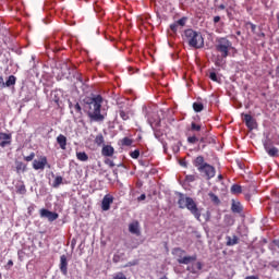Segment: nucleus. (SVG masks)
<instances>
[{"label": "nucleus", "instance_id": "obj_1", "mask_svg": "<svg viewBox=\"0 0 279 279\" xmlns=\"http://www.w3.org/2000/svg\"><path fill=\"white\" fill-rule=\"evenodd\" d=\"M85 104L88 108L87 117H89L90 121L101 123L106 119V117L101 114V105L104 104V97H101V95L88 98Z\"/></svg>", "mask_w": 279, "mask_h": 279}, {"label": "nucleus", "instance_id": "obj_2", "mask_svg": "<svg viewBox=\"0 0 279 279\" xmlns=\"http://www.w3.org/2000/svg\"><path fill=\"white\" fill-rule=\"evenodd\" d=\"M178 206L181 209L187 208L197 221L202 219V209L197 207V203L192 197L179 193Z\"/></svg>", "mask_w": 279, "mask_h": 279}, {"label": "nucleus", "instance_id": "obj_3", "mask_svg": "<svg viewBox=\"0 0 279 279\" xmlns=\"http://www.w3.org/2000/svg\"><path fill=\"white\" fill-rule=\"evenodd\" d=\"M183 40L193 49H204V36H202V33L193 31V28L184 31Z\"/></svg>", "mask_w": 279, "mask_h": 279}, {"label": "nucleus", "instance_id": "obj_4", "mask_svg": "<svg viewBox=\"0 0 279 279\" xmlns=\"http://www.w3.org/2000/svg\"><path fill=\"white\" fill-rule=\"evenodd\" d=\"M216 51L220 53L221 58H228L230 56V51L234 49L232 46V41L228 39V37H219L216 39Z\"/></svg>", "mask_w": 279, "mask_h": 279}, {"label": "nucleus", "instance_id": "obj_5", "mask_svg": "<svg viewBox=\"0 0 279 279\" xmlns=\"http://www.w3.org/2000/svg\"><path fill=\"white\" fill-rule=\"evenodd\" d=\"M172 254L173 256H177L179 265H191V263L197 260V255L184 256L186 254V251L180 247L173 248Z\"/></svg>", "mask_w": 279, "mask_h": 279}, {"label": "nucleus", "instance_id": "obj_6", "mask_svg": "<svg viewBox=\"0 0 279 279\" xmlns=\"http://www.w3.org/2000/svg\"><path fill=\"white\" fill-rule=\"evenodd\" d=\"M264 149L270 156V158H278L279 149L276 146H271V140L267 138L263 142Z\"/></svg>", "mask_w": 279, "mask_h": 279}, {"label": "nucleus", "instance_id": "obj_7", "mask_svg": "<svg viewBox=\"0 0 279 279\" xmlns=\"http://www.w3.org/2000/svg\"><path fill=\"white\" fill-rule=\"evenodd\" d=\"M45 167H48V169H51V165H49V162L47 161L46 156H41L39 160L35 159L33 161V169H35V171H43L45 170Z\"/></svg>", "mask_w": 279, "mask_h": 279}, {"label": "nucleus", "instance_id": "obj_8", "mask_svg": "<svg viewBox=\"0 0 279 279\" xmlns=\"http://www.w3.org/2000/svg\"><path fill=\"white\" fill-rule=\"evenodd\" d=\"M198 171L199 173H204L207 180H213L217 173L215 167H213L210 163H205L203 169Z\"/></svg>", "mask_w": 279, "mask_h": 279}, {"label": "nucleus", "instance_id": "obj_9", "mask_svg": "<svg viewBox=\"0 0 279 279\" xmlns=\"http://www.w3.org/2000/svg\"><path fill=\"white\" fill-rule=\"evenodd\" d=\"M185 135L187 136V143L190 145H195L196 143H199V145H202V149L206 147V137L198 138L197 135H190L189 133H185Z\"/></svg>", "mask_w": 279, "mask_h": 279}, {"label": "nucleus", "instance_id": "obj_10", "mask_svg": "<svg viewBox=\"0 0 279 279\" xmlns=\"http://www.w3.org/2000/svg\"><path fill=\"white\" fill-rule=\"evenodd\" d=\"M39 215L43 219H48V221H56V219L59 217L58 213L50 211L46 208L40 209Z\"/></svg>", "mask_w": 279, "mask_h": 279}, {"label": "nucleus", "instance_id": "obj_11", "mask_svg": "<svg viewBox=\"0 0 279 279\" xmlns=\"http://www.w3.org/2000/svg\"><path fill=\"white\" fill-rule=\"evenodd\" d=\"M114 196L110 194H106L101 202V210L108 211L110 210V205L113 204Z\"/></svg>", "mask_w": 279, "mask_h": 279}, {"label": "nucleus", "instance_id": "obj_12", "mask_svg": "<svg viewBox=\"0 0 279 279\" xmlns=\"http://www.w3.org/2000/svg\"><path fill=\"white\" fill-rule=\"evenodd\" d=\"M12 145V134L0 132V147Z\"/></svg>", "mask_w": 279, "mask_h": 279}, {"label": "nucleus", "instance_id": "obj_13", "mask_svg": "<svg viewBox=\"0 0 279 279\" xmlns=\"http://www.w3.org/2000/svg\"><path fill=\"white\" fill-rule=\"evenodd\" d=\"M60 271L63 276H66L69 274V262L66 260V255L60 256Z\"/></svg>", "mask_w": 279, "mask_h": 279}, {"label": "nucleus", "instance_id": "obj_14", "mask_svg": "<svg viewBox=\"0 0 279 279\" xmlns=\"http://www.w3.org/2000/svg\"><path fill=\"white\" fill-rule=\"evenodd\" d=\"M129 232H131V234H135L136 236H141V225L137 220L129 225Z\"/></svg>", "mask_w": 279, "mask_h": 279}, {"label": "nucleus", "instance_id": "obj_15", "mask_svg": "<svg viewBox=\"0 0 279 279\" xmlns=\"http://www.w3.org/2000/svg\"><path fill=\"white\" fill-rule=\"evenodd\" d=\"M243 121H244L246 128H248L250 130H254V128H256V120H254L252 114L245 113Z\"/></svg>", "mask_w": 279, "mask_h": 279}, {"label": "nucleus", "instance_id": "obj_16", "mask_svg": "<svg viewBox=\"0 0 279 279\" xmlns=\"http://www.w3.org/2000/svg\"><path fill=\"white\" fill-rule=\"evenodd\" d=\"M194 167H196L197 171H202L204 169V165H208L204 156H197L193 161Z\"/></svg>", "mask_w": 279, "mask_h": 279}, {"label": "nucleus", "instance_id": "obj_17", "mask_svg": "<svg viewBox=\"0 0 279 279\" xmlns=\"http://www.w3.org/2000/svg\"><path fill=\"white\" fill-rule=\"evenodd\" d=\"M130 107H120V109H119V114H120V117H121V119H122V121H129V119H130Z\"/></svg>", "mask_w": 279, "mask_h": 279}, {"label": "nucleus", "instance_id": "obj_18", "mask_svg": "<svg viewBox=\"0 0 279 279\" xmlns=\"http://www.w3.org/2000/svg\"><path fill=\"white\" fill-rule=\"evenodd\" d=\"M101 155L107 156V157H112L114 156V147L110 145H105L101 149Z\"/></svg>", "mask_w": 279, "mask_h": 279}, {"label": "nucleus", "instance_id": "obj_19", "mask_svg": "<svg viewBox=\"0 0 279 279\" xmlns=\"http://www.w3.org/2000/svg\"><path fill=\"white\" fill-rule=\"evenodd\" d=\"M226 241H227L226 245L228 247H232L233 245H239V236L236 235H233V236L227 235Z\"/></svg>", "mask_w": 279, "mask_h": 279}, {"label": "nucleus", "instance_id": "obj_20", "mask_svg": "<svg viewBox=\"0 0 279 279\" xmlns=\"http://www.w3.org/2000/svg\"><path fill=\"white\" fill-rule=\"evenodd\" d=\"M16 173H25L27 171V163L23 161H15Z\"/></svg>", "mask_w": 279, "mask_h": 279}, {"label": "nucleus", "instance_id": "obj_21", "mask_svg": "<svg viewBox=\"0 0 279 279\" xmlns=\"http://www.w3.org/2000/svg\"><path fill=\"white\" fill-rule=\"evenodd\" d=\"M187 271L191 274H197L198 271H202V264L201 262H197L196 264H193L192 266H187Z\"/></svg>", "mask_w": 279, "mask_h": 279}, {"label": "nucleus", "instance_id": "obj_22", "mask_svg": "<svg viewBox=\"0 0 279 279\" xmlns=\"http://www.w3.org/2000/svg\"><path fill=\"white\" fill-rule=\"evenodd\" d=\"M191 132H202V125L201 124H197L195 122H192L191 123V126L187 129V132L186 134H189L190 136L191 135Z\"/></svg>", "mask_w": 279, "mask_h": 279}, {"label": "nucleus", "instance_id": "obj_23", "mask_svg": "<svg viewBox=\"0 0 279 279\" xmlns=\"http://www.w3.org/2000/svg\"><path fill=\"white\" fill-rule=\"evenodd\" d=\"M231 210L232 213H238V214H241L243 213V206L241 205L240 202H232V205H231Z\"/></svg>", "mask_w": 279, "mask_h": 279}, {"label": "nucleus", "instance_id": "obj_24", "mask_svg": "<svg viewBox=\"0 0 279 279\" xmlns=\"http://www.w3.org/2000/svg\"><path fill=\"white\" fill-rule=\"evenodd\" d=\"M57 143L58 145L62 148V149H66V136H64L63 134H60L57 137Z\"/></svg>", "mask_w": 279, "mask_h": 279}, {"label": "nucleus", "instance_id": "obj_25", "mask_svg": "<svg viewBox=\"0 0 279 279\" xmlns=\"http://www.w3.org/2000/svg\"><path fill=\"white\" fill-rule=\"evenodd\" d=\"M94 143L98 146L101 147V145H104V143H106V140L104 138V134L99 133L98 135H96Z\"/></svg>", "mask_w": 279, "mask_h": 279}, {"label": "nucleus", "instance_id": "obj_26", "mask_svg": "<svg viewBox=\"0 0 279 279\" xmlns=\"http://www.w3.org/2000/svg\"><path fill=\"white\" fill-rule=\"evenodd\" d=\"M14 84H16V76L10 75L7 82L3 84V88H5V86L7 87L14 86Z\"/></svg>", "mask_w": 279, "mask_h": 279}, {"label": "nucleus", "instance_id": "obj_27", "mask_svg": "<svg viewBox=\"0 0 279 279\" xmlns=\"http://www.w3.org/2000/svg\"><path fill=\"white\" fill-rule=\"evenodd\" d=\"M231 193L233 195H241V193H243V187H241V185H239V184H233L231 186Z\"/></svg>", "mask_w": 279, "mask_h": 279}, {"label": "nucleus", "instance_id": "obj_28", "mask_svg": "<svg viewBox=\"0 0 279 279\" xmlns=\"http://www.w3.org/2000/svg\"><path fill=\"white\" fill-rule=\"evenodd\" d=\"M76 158L81 162H86L88 160V155L85 151H78L76 153Z\"/></svg>", "mask_w": 279, "mask_h": 279}, {"label": "nucleus", "instance_id": "obj_29", "mask_svg": "<svg viewBox=\"0 0 279 279\" xmlns=\"http://www.w3.org/2000/svg\"><path fill=\"white\" fill-rule=\"evenodd\" d=\"M121 143L123 147H132V143H134V141H132L130 137H124L122 138Z\"/></svg>", "mask_w": 279, "mask_h": 279}, {"label": "nucleus", "instance_id": "obj_30", "mask_svg": "<svg viewBox=\"0 0 279 279\" xmlns=\"http://www.w3.org/2000/svg\"><path fill=\"white\" fill-rule=\"evenodd\" d=\"M193 110H194V112H202V110H204V104L194 102L193 104Z\"/></svg>", "mask_w": 279, "mask_h": 279}, {"label": "nucleus", "instance_id": "obj_31", "mask_svg": "<svg viewBox=\"0 0 279 279\" xmlns=\"http://www.w3.org/2000/svg\"><path fill=\"white\" fill-rule=\"evenodd\" d=\"M16 193H19L20 195H25V193H27L25 184L16 185Z\"/></svg>", "mask_w": 279, "mask_h": 279}, {"label": "nucleus", "instance_id": "obj_32", "mask_svg": "<svg viewBox=\"0 0 279 279\" xmlns=\"http://www.w3.org/2000/svg\"><path fill=\"white\" fill-rule=\"evenodd\" d=\"M209 80H211V82H217L218 84H219V82H221V78H219V76H217L216 72L209 73Z\"/></svg>", "mask_w": 279, "mask_h": 279}, {"label": "nucleus", "instance_id": "obj_33", "mask_svg": "<svg viewBox=\"0 0 279 279\" xmlns=\"http://www.w3.org/2000/svg\"><path fill=\"white\" fill-rule=\"evenodd\" d=\"M62 177H56L53 183H52V186L53 189H58V186H60V184H62Z\"/></svg>", "mask_w": 279, "mask_h": 279}, {"label": "nucleus", "instance_id": "obj_34", "mask_svg": "<svg viewBox=\"0 0 279 279\" xmlns=\"http://www.w3.org/2000/svg\"><path fill=\"white\" fill-rule=\"evenodd\" d=\"M131 158H133L134 160L138 159V157L141 156V150L140 149H135L134 151H132L130 154Z\"/></svg>", "mask_w": 279, "mask_h": 279}, {"label": "nucleus", "instance_id": "obj_35", "mask_svg": "<svg viewBox=\"0 0 279 279\" xmlns=\"http://www.w3.org/2000/svg\"><path fill=\"white\" fill-rule=\"evenodd\" d=\"M34 158H36V154L35 153H31L29 156H25L24 160L26 162H32V160H34Z\"/></svg>", "mask_w": 279, "mask_h": 279}, {"label": "nucleus", "instance_id": "obj_36", "mask_svg": "<svg viewBox=\"0 0 279 279\" xmlns=\"http://www.w3.org/2000/svg\"><path fill=\"white\" fill-rule=\"evenodd\" d=\"M175 23L178 24L179 27H184V25H186V17H181Z\"/></svg>", "mask_w": 279, "mask_h": 279}, {"label": "nucleus", "instance_id": "obj_37", "mask_svg": "<svg viewBox=\"0 0 279 279\" xmlns=\"http://www.w3.org/2000/svg\"><path fill=\"white\" fill-rule=\"evenodd\" d=\"M179 28H180V26L177 24V22L170 24V29H171V32H173V34H175Z\"/></svg>", "mask_w": 279, "mask_h": 279}, {"label": "nucleus", "instance_id": "obj_38", "mask_svg": "<svg viewBox=\"0 0 279 279\" xmlns=\"http://www.w3.org/2000/svg\"><path fill=\"white\" fill-rule=\"evenodd\" d=\"M196 178L195 174H187L185 177V182H195Z\"/></svg>", "mask_w": 279, "mask_h": 279}, {"label": "nucleus", "instance_id": "obj_39", "mask_svg": "<svg viewBox=\"0 0 279 279\" xmlns=\"http://www.w3.org/2000/svg\"><path fill=\"white\" fill-rule=\"evenodd\" d=\"M269 267H272L274 269L279 270V262L278 260L270 262Z\"/></svg>", "mask_w": 279, "mask_h": 279}, {"label": "nucleus", "instance_id": "obj_40", "mask_svg": "<svg viewBox=\"0 0 279 279\" xmlns=\"http://www.w3.org/2000/svg\"><path fill=\"white\" fill-rule=\"evenodd\" d=\"M74 110H76V112H77L78 114H82V106H80V102H76V104H75Z\"/></svg>", "mask_w": 279, "mask_h": 279}, {"label": "nucleus", "instance_id": "obj_41", "mask_svg": "<svg viewBox=\"0 0 279 279\" xmlns=\"http://www.w3.org/2000/svg\"><path fill=\"white\" fill-rule=\"evenodd\" d=\"M105 163H107L108 167H111V168L114 167V161H112L111 159H106Z\"/></svg>", "mask_w": 279, "mask_h": 279}, {"label": "nucleus", "instance_id": "obj_42", "mask_svg": "<svg viewBox=\"0 0 279 279\" xmlns=\"http://www.w3.org/2000/svg\"><path fill=\"white\" fill-rule=\"evenodd\" d=\"M14 266V262L12 259H10L5 266L7 269H10L8 267H13Z\"/></svg>", "mask_w": 279, "mask_h": 279}, {"label": "nucleus", "instance_id": "obj_43", "mask_svg": "<svg viewBox=\"0 0 279 279\" xmlns=\"http://www.w3.org/2000/svg\"><path fill=\"white\" fill-rule=\"evenodd\" d=\"M209 195H210L213 202H219V197H217V195H215V194H209Z\"/></svg>", "mask_w": 279, "mask_h": 279}, {"label": "nucleus", "instance_id": "obj_44", "mask_svg": "<svg viewBox=\"0 0 279 279\" xmlns=\"http://www.w3.org/2000/svg\"><path fill=\"white\" fill-rule=\"evenodd\" d=\"M147 196L145 194H142L137 199L138 202H144V199H146Z\"/></svg>", "mask_w": 279, "mask_h": 279}, {"label": "nucleus", "instance_id": "obj_45", "mask_svg": "<svg viewBox=\"0 0 279 279\" xmlns=\"http://www.w3.org/2000/svg\"><path fill=\"white\" fill-rule=\"evenodd\" d=\"M272 245L279 250V240H274Z\"/></svg>", "mask_w": 279, "mask_h": 279}, {"label": "nucleus", "instance_id": "obj_46", "mask_svg": "<svg viewBox=\"0 0 279 279\" xmlns=\"http://www.w3.org/2000/svg\"><path fill=\"white\" fill-rule=\"evenodd\" d=\"M219 21H221V17L219 15L214 17V23H219Z\"/></svg>", "mask_w": 279, "mask_h": 279}, {"label": "nucleus", "instance_id": "obj_47", "mask_svg": "<svg viewBox=\"0 0 279 279\" xmlns=\"http://www.w3.org/2000/svg\"><path fill=\"white\" fill-rule=\"evenodd\" d=\"M3 84H5V82H3V76H0V86H1V88H3Z\"/></svg>", "mask_w": 279, "mask_h": 279}, {"label": "nucleus", "instance_id": "obj_48", "mask_svg": "<svg viewBox=\"0 0 279 279\" xmlns=\"http://www.w3.org/2000/svg\"><path fill=\"white\" fill-rule=\"evenodd\" d=\"M251 29H252V32H256V24L251 23Z\"/></svg>", "mask_w": 279, "mask_h": 279}, {"label": "nucleus", "instance_id": "obj_49", "mask_svg": "<svg viewBox=\"0 0 279 279\" xmlns=\"http://www.w3.org/2000/svg\"><path fill=\"white\" fill-rule=\"evenodd\" d=\"M245 279H259L257 276H247Z\"/></svg>", "mask_w": 279, "mask_h": 279}, {"label": "nucleus", "instance_id": "obj_50", "mask_svg": "<svg viewBox=\"0 0 279 279\" xmlns=\"http://www.w3.org/2000/svg\"><path fill=\"white\" fill-rule=\"evenodd\" d=\"M218 9H219V10H226V4H220V5H218Z\"/></svg>", "mask_w": 279, "mask_h": 279}, {"label": "nucleus", "instance_id": "obj_51", "mask_svg": "<svg viewBox=\"0 0 279 279\" xmlns=\"http://www.w3.org/2000/svg\"><path fill=\"white\" fill-rule=\"evenodd\" d=\"M77 80H78V82H81V83L84 82V81L82 80V75H78V76H77Z\"/></svg>", "mask_w": 279, "mask_h": 279}, {"label": "nucleus", "instance_id": "obj_52", "mask_svg": "<svg viewBox=\"0 0 279 279\" xmlns=\"http://www.w3.org/2000/svg\"><path fill=\"white\" fill-rule=\"evenodd\" d=\"M218 180H223V175H222V174H219V175H218Z\"/></svg>", "mask_w": 279, "mask_h": 279}, {"label": "nucleus", "instance_id": "obj_53", "mask_svg": "<svg viewBox=\"0 0 279 279\" xmlns=\"http://www.w3.org/2000/svg\"><path fill=\"white\" fill-rule=\"evenodd\" d=\"M52 49H53V51H60V48H58V47H54Z\"/></svg>", "mask_w": 279, "mask_h": 279}, {"label": "nucleus", "instance_id": "obj_54", "mask_svg": "<svg viewBox=\"0 0 279 279\" xmlns=\"http://www.w3.org/2000/svg\"><path fill=\"white\" fill-rule=\"evenodd\" d=\"M278 28H279V13H277Z\"/></svg>", "mask_w": 279, "mask_h": 279}, {"label": "nucleus", "instance_id": "obj_55", "mask_svg": "<svg viewBox=\"0 0 279 279\" xmlns=\"http://www.w3.org/2000/svg\"><path fill=\"white\" fill-rule=\"evenodd\" d=\"M160 279H169V278H167V276H163V277H161Z\"/></svg>", "mask_w": 279, "mask_h": 279}, {"label": "nucleus", "instance_id": "obj_56", "mask_svg": "<svg viewBox=\"0 0 279 279\" xmlns=\"http://www.w3.org/2000/svg\"><path fill=\"white\" fill-rule=\"evenodd\" d=\"M1 278H3V276H2L1 272H0V279H1Z\"/></svg>", "mask_w": 279, "mask_h": 279}]
</instances>
